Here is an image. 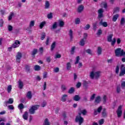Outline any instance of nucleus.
<instances>
[{"label":"nucleus","mask_w":125,"mask_h":125,"mask_svg":"<svg viewBox=\"0 0 125 125\" xmlns=\"http://www.w3.org/2000/svg\"><path fill=\"white\" fill-rule=\"evenodd\" d=\"M100 5L101 7H104V8H105V9H107V8H108V4L106 1H102Z\"/></svg>","instance_id":"obj_10"},{"label":"nucleus","mask_w":125,"mask_h":125,"mask_svg":"<svg viewBox=\"0 0 125 125\" xmlns=\"http://www.w3.org/2000/svg\"><path fill=\"white\" fill-rule=\"evenodd\" d=\"M71 67H72V66L71 65V62H68L66 63V70L69 71V70H70V69H71Z\"/></svg>","instance_id":"obj_34"},{"label":"nucleus","mask_w":125,"mask_h":125,"mask_svg":"<svg viewBox=\"0 0 125 125\" xmlns=\"http://www.w3.org/2000/svg\"><path fill=\"white\" fill-rule=\"evenodd\" d=\"M102 34V30L99 29L98 32L97 33V36H100Z\"/></svg>","instance_id":"obj_63"},{"label":"nucleus","mask_w":125,"mask_h":125,"mask_svg":"<svg viewBox=\"0 0 125 125\" xmlns=\"http://www.w3.org/2000/svg\"><path fill=\"white\" fill-rule=\"evenodd\" d=\"M14 102V100L12 98H9L8 101L4 102V104L5 105L7 104H12Z\"/></svg>","instance_id":"obj_14"},{"label":"nucleus","mask_w":125,"mask_h":125,"mask_svg":"<svg viewBox=\"0 0 125 125\" xmlns=\"http://www.w3.org/2000/svg\"><path fill=\"white\" fill-rule=\"evenodd\" d=\"M123 52L124 50L122 49L121 48H118L115 50V55L118 57H121V56H123Z\"/></svg>","instance_id":"obj_3"},{"label":"nucleus","mask_w":125,"mask_h":125,"mask_svg":"<svg viewBox=\"0 0 125 125\" xmlns=\"http://www.w3.org/2000/svg\"><path fill=\"white\" fill-rule=\"evenodd\" d=\"M13 30V27L12 25H8V30L9 32H11Z\"/></svg>","instance_id":"obj_50"},{"label":"nucleus","mask_w":125,"mask_h":125,"mask_svg":"<svg viewBox=\"0 0 125 125\" xmlns=\"http://www.w3.org/2000/svg\"><path fill=\"white\" fill-rule=\"evenodd\" d=\"M83 87L85 88V89H87V87H88V83L87 81H83Z\"/></svg>","instance_id":"obj_22"},{"label":"nucleus","mask_w":125,"mask_h":125,"mask_svg":"<svg viewBox=\"0 0 125 125\" xmlns=\"http://www.w3.org/2000/svg\"><path fill=\"white\" fill-rule=\"evenodd\" d=\"M102 109H103V107L102 106H100L97 109L98 113H101V111H102Z\"/></svg>","instance_id":"obj_56"},{"label":"nucleus","mask_w":125,"mask_h":125,"mask_svg":"<svg viewBox=\"0 0 125 125\" xmlns=\"http://www.w3.org/2000/svg\"><path fill=\"white\" fill-rule=\"evenodd\" d=\"M12 90V86L11 85H9L7 88V90L8 93H10V92H11Z\"/></svg>","instance_id":"obj_35"},{"label":"nucleus","mask_w":125,"mask_h":125,"mask_svg":"<svg viewBox=\"0 0 125 125\" xmlns=\"http://www.w3.org/2000/svg\"><path fill=\"white\" fill-rule=\"evenodd\" d=\"M42 69V67L39 65H35L34 66V70L35 71H41Z\"/></svg>","instance_id":"obj_27"},{"label":"nucleus","mask_w":125,"mask_h":125,"mask_svg":"<svg viewBox=\"0 0 125 125\" xmlns=\"http://www.w3.org/2000/svg\"><path fill=\"white\" fill-rule=\"evenodd\" d=\"M96 95V94H93V95L90 98V101H93V100H94Z\"/></svg>","instance_id":"obj_47"},{"label":"nucleus","mask_w":125,"mask_h":125,"mask_svg":"<svg viewBox=\"0 0 125 125\" xmlns=\"http://www.w3.org/2000/svg\"><path fill=\"white\" fill-rule=\"evenodd\" d=\"M102 116L103 118H107L108 116V113L107 112L106 108H103V110L102 112Z\"/></svg>","instance_id":"obj_9"},{"label":"nucleus","mask_w":125,"mask_h":125,"mask_svg":"<svg viewBox=\"0 0 125 125\" xmlns=\"http://www.w3.org/2000/svg\"><path fill=\"white\" fill-rule=\"evenodd\" d=\"M42 106L43 108L46 106V101H44L43 103L42 104Z\"/></svg>","instance_id":"obj_64"},{"label":"nucleus","mask_w":125,"mask_h":125,"mask_svg":"<svg viewBox=\"0 0 125 125\" xmlns=\"http://www.w3.org/2000/svg\"><path fill=\"white\" fill-rule=\"evenodd\" d=\"M80 62V56L76 57V62H74L75 65H77Z\"/></svg>","instance_id":"obj_43"},{"label":"nucleus","mask_w":125,"mask_h":125,"mask_svg":"<svg viewBox=\"0 0 125 125\" xmlns=\"http://www.w3.org/2000/svg\"><path fill=\"white\" fill-rule=\"evenodd\" d=\"M14 15V14L13 13H11L10 14V15L8 17V20L9 21H10V20H11L12 19V17Z\"/></svg>","instance_id":"obj_53"},{"label":"nucleus","mask_w":125,"mask_h":125,"mask_svg":"<svg viewBox=\"0 0 125 125\" xmlns=\"http://www.w3.org/2000/svg\"><path fill=\"white\" fill-rule=\"evenodd\" d=\"M19 83V87L20 89H22L23 88V86H24V84L23 83V82L21 81V80H19L18 81Z\"/></svg>","instance_id":"obj_17"},{"label":"nucleus","mask_w":125,"mask_h":125,"mask_svg":"<svg viewBox=\"0 0 125 125\" xmlns=\"http://www.w3.org/2000/svg\"><path fill=\"white\" fill-rule=\"evenodd\" d=\"M76 49V46H74L71 47V50H70V54L73 55L75 53V50Z\"/></svg>","instance_id":"obj_32"},{"label":"nucleus","mask_w":125,"mask_h":125,"mask_svg":"<svg viewBox=\"0 0 125 125\" xmlns=\"http://www.w3.org/2000/svg\"><path fill=\"white\" fill-rule=\"evenodd\" d=\"M117 93H120L121 92V86L120 85L117 87Z\"/></svg>","instance_id":"obj_62"},{"label":"nucleus","mask_w":125,"mask_h":125,"mask_svg":"<svg viewBox=\"0 0 125 125\" xmlns=\"http://www.w3.org/2000/svg\"><path fill=\"white\" fill-rule=\"evenodd\" d=\"M50 6V4L49 3V1H48V0H46L45 3V7H44L45 9H48Z\"/></svg>","instance_id":"obj_21"},{"label":"nucleus","mask_w":125,"mask_h":125,"mask_svg":"<svg viewBox=\"0 0 125 125\" xmlns=\"http://www.w3.org/2000/svg\"><path fill=\"white\" fill-rule=\"evenodd\" d=\"M98 55H101L102 54V48L101 47H98L97 50Z\"/></svg>","instance_id":"obj_29"},{"label":"nucleus","mask_w":125,"mask_h":125,"mask_svg":"<svg viewBox=\"0 0 125 125\" xmlns=\"http://www.w3.org/2000/svg\"><path fill=\"white\" fill-rule=\"evenodd\" d=\"M37 53H38V49H34L31 54L32 57H33V58H35V57H36V54H37Z\"/></svg>","instance_id":"obj_15"},{"label":"nucleus","mask_w":125,"mask_h":125,"mask_svg":"<svg viewBox=\"0 0 125 125\" xmlns=\"http://www.w3.org/2000/svg\"><path fill=\"white\" fill-rule=\"evenodd\" d=\"M125 74V64H122L121 66V72L119 74V76L122 77V76H124Z\"/></svg>","instance_id":"obj_6"},{"label":"nucleus","mask_w":125,"mask_h":125,"mask_svg":"<svg viewBox=\"0 0 125 125\" xmlns=\"http://www.w3.org/2000/svg\"><path fill=\"white\" fill-rule=\"evenodd\" d=\"M99 77H100V72L97 71L95 72V78L96 80H98Z\"/></svg>","instance_id":"obj_26"},{"label":"nucleus","mask_w":125,"mask_h":125,"mask_svg":"<svg viewBox=\"0 0 125 125\" xmlns=\"http://www.w3.org/2000/svg\"><path fill=\"white\" fill-rule=\"evenodd\" d=\"M86 53H88V54H89L90 55H92V53L91 52V50L90 49H87L85 50Z\"/></svg>","instance_id":"obj_48"},{"label":"nucleus","mask_w":125,"mask_h":125,"mask_svg":"<svg viewBox=\"0 0 125 125\" xmlns=\"http://www.w3.org/2000/svg\"><path fill=\"white\" fill-rule=\"evenodd\" d=\"M8 108L9 110H14V106H13V105H9Z\"/></svg>","instance_id":"obj_61"},{"label":"nucleus","mask_w":125,"mask_h":125,"mask_svg":"<svg viewBox=\"0 0 125 125\" xmlns=\"http://www.w3.org/2000/svg\"><path fill=\"white\" fill-rule=\"evenodd\" d=\"M104 119H102L100 120H99V124L100 125H103V124H104Z\"/></svg>","instance_id":"obj_59"},{"label":"nucleus","mask_w":125,"mask_h":125,"mask_svg":"<svg viewBox=\"0 0 125 125\" xmlns=\"http://www.w3.org/2000/svg\"><path fill=\"white\" fill-rule=\"evenodd\" d=\"M40 108V105L39 104H35L34 105H32L31 107L29 109V113L31 115H34L36 112V111L38 110Z\"/></svg>","instance_id":"obj_2"},{"label":"nucleus","mask_w":125,"mask_h":125,"mask_svg":"<svg viewBox=\"0 0 125 125\" xmlns=\"http://www.w3.org/2000/svg\"><path fill=\"white\" fill-rule=\"evenodd\" d=\"M89 28H90V25H89V24H87L84 27V30H89Z\"/></svg>","instance_id":"obj_54"},{"label":"nucleus","mask_w":125,"mask_h":125,"mask_svg":"<svg viewBox=\"0 0 125 125\" xmlns=\"http://www.w3.org/2000/svg\"><path fill=\"white\" fill-rule=\"evenodd\" d=\"M61 89L62 91H65L67 88H66V86L64 84L62 85L61 86Z\"/></svg>","instance_id":"obj_51"},{"label":"nucleus","mask_w":125,"mask_h":125,"mask_svg":"<svg viewBox=\"0 0 125 125\" xmlns=\"http://www.w3.org/2000/svg\"><path fill=\"white\" fill-rule=\"evenodd\" d=\"M95 76V73H94V71H92L90 73V78L92 80H93L94 79Z\"/></svg>","instance_id":"obj_33"},{"label":"nucleus","mask_w":125,"mask_h":125,"mask_svg":"<svg viewBox=\"0 0 125 125\" xmlns=\"http://www.w3.org/2000/svg\"><path fill=\"white\" fill-rule=\"evenodd\" d=\"M74 92H75V88L74 87H70L68 91V93H69V94H73Z\"/></svg>","instance_id":"obj_24"},{"label":"nucleus","mask_w":125,"mask_h":125,"mask_svg":"<svg viewBox=\"0 0 125 125\" xmlns=\"http://www.w3.org/2000/svg\"><path fill=\"white\" fill-rule=\"evenodd\" d=\"M83 118L80 116H76L75 118V123H79V125H82V124L83 123Z\"/></svg>","instance_id":"obj_5"},{"label":"nucleus","mask_w":125,"mask_h":125,"mask_svg":"<svg viewBox=\"0 0 125 125\" xmlns=\"http://www.w3.org/2000/svg\"><path fill=\"white\" fill-rule=\"evenodd\" d=\"M25 71H26L27 72L30 73V71H31L30 66L29 65H25Z\"/></svg>","instance_id":"obj_37"},{"label":"nucleus","mask_w":125,"mask_h":125,"mask_svg":"<svg viewBox=\"0 0 125 125\" xmlns=\"http://www.w3.org/2000/svg\"><path fill=\"white\" fill-rule=\"evenodd\" d=\"M57 28V22L55 21L52 27H51V30H55V29H56Z\"/></svg>","instance_id":"obj_30"},{"label":"nucleus","mask_w":125,"mask_h":125,"mask_svg":"<svg viewBox=\"0 0 125 125\" xmlns=\"http://www.w3.org/2000/svg\"><path fill=\"white\" fill-rule=\"evenodd\" d=\"M23 118L24 120H28V112L25 111L23 115Z\"/></svg>","instance_id":"obj_36"},{"label":"nucleus","mask_w":125,"mask_h":125,"mask_svg":"<svg viewBox=\"0 0 125 125\" xmlns=\"http://www.w3.org/2000/svg\"><path fill=\"white\" fill-rule=\"evenodd\" d=\"M121 25H125V20L124 18H122L121 20Z\"/></svg>","instance_id":"obj_46"},{"label":"nucleus","mask_w":125,"mask_h":125,"mask_svg":"<svg viewBox=\"0 0 125 125\" xmlns=\"http://www.w3.org/2000/svg\"><path fill=\"white\" fill-rule=\"evenodd\" d=\"M73 99L74 101H80L81 100V97L79 95H76L73 97Z\"/></svg>","instance_id":"obj_16"},{"label":"nucleus","mask_w":125,"mask_h":125,"mask_svg":"<svg viewBox=\"0 0 125 125\" xmlns=\"http://www.w3.org/2000/svg\"><path fill=\"white\" fill-rule=\"evenodd\" d=\"M21 44L20 43V41L18 40L15 41V42L12 44V47L13 48H17V47H19V46Z\"/></svg>","instance_id":"obj_7"},{"label":"nucleus","mask_w":125,"mask_h":125,"mask_svg":"<svg viewBox=\"0 0 125 125\" xmlns=\"http://www.w3.org/2000/svg\"><path fill=\"white\" fill-rule=\"evenodd\" d=\"M98 24V21H95L93 23V30L95 32L97 30V24Z\"/></svg>","instance_id":"obj_20"},{"label":"nucleus","mask_w":125,"mask_h":125,"mask_svg":"<svg viewBox=\"0 0 125 125\" xmlns=\"http://www.w3.org/2000/svg\"><path fill=\"white\" fill-rule=\"evenodd\" d=\"M43 125H50V123L48 121V119L46 118L44 120Z\"/></svg>","instance_id":"obj_38"},{"label":"nucleus","mask_w":125,"mask_h":125,"mask_svg":"<svg viewBox=\"0 0 125 125\" xmlns=\"http://www.w3.org/2000/svg\"><path fill=\"white\" fill-rule=\"evenodd\" d=\"M73 34L74 33L73 32V30L70 29L68 33V35L70 37V42H73V39H74V37L73 36Z\"/></svg>","instance_id":"obj_12"},{"label":"nucleus","mask_w":125,"mask_h":125,"mask_svg":"<svg viewBox=\"0 0 125 125\" xmlns=\"http://www.w3.org/2000/svg\"><path fill=\"white\" fill-rule=\"evenodd\" d=\"M87 113V111H86V109H83V110H81V113H82L83 116H85Z\"/></svg>","instance_id":"obj_49"},{"label":"nucleus","mask_w":125,"mask_h":125,"mask_svg":"<svg viewBox=\"0 0 125 125\" xmlns=\"http://www.w3.org/2000/svg\"><path fill=\"white\" fill-rule=\"evenodd\" d=\"M45 37H46V35L45 34V33L42 32L41 36V39L42 41H43L44 39H45Z\"/></svg>","instance_id":"obj_40"},{"label":"nucleus","mask_w":125,"mask_h":125,"mask_svg":"<svg viewBox=\"0 0 125 125\" xmlns=\"http://www.w3.org/2000/svg\"><path fill=\"white\" fill-rule=\"evenodd\" d=\"M46 24V22L42 21L40 24V29H42L43 28V26Z\"/></svg>","instance_id":"obj_39"},{"label":"nucleus","mask_w":125,"mask_h":125,"mask_svg":"<svg viewBox=\"0 0 125 125\" xmlns=\"http://www.w3.org/2000/svg\"><path fill=\"white\" fill-rule=\"evenodd\" d=\"M81 23V20L80 18H77L75 19V24H78Z\"/></svg>","instance_id":"obj_45"},{"label":"nucleus","mask_w":125,"mask_h":125,"mask_svg":"<svg viewBox=\"0 0 125 125\" xmlns=\"http://www.w3.org/2000/svg\"><path fill=\"white\" fill-rule=\"evenodd\" d=\"M84 8V7H83V5L81 4V5H79V6L78 8V10H77L78 12L79 13H81V12H83Z\"/></svg>","instance_id":"obj_13"},{"label":"nucleus","mask_w":125,"mask_h":125,"mask_svg":"<svg viewBox=\"0 0 125 125\" xmlns=\"http://www.w3.org/2000/svg\"><path fill=\"white\" fill-rule=\"evenodd\" d=\"M35 26V21H31L29 23V27L32 28V27H34Z\"/></svg>","instance_id":"obj_41"},{"label":"nucleus","mask_w":125,"mask_h":125,"mask_svg":"<svg viewBox=\"0 0 125 125\" xmlns=\"http://www.w3.org/2000/svg\"><path fill=\"white\" fill-rule=\"evenodd\" d=\"M26 97L28 99H32L33 96L32 95V92L31 91H29L27 93Z\"/></svg>","instance_id":"obj_18"},{"label":"nucleus","mask_w":125,"mask_h":125,"mask_svg":"<svg viewBox=\"0 0 125 125\" xmlns=\"http://www.w3.org/2000/svg\"><path fill=\"white\" fill-rule=\"evenodd\" d=\"M85 41L86 40L83 39H81L79 43L80 45H81V46H83L84 44H85Z\"/></svg>","instance_id":"obj_25"},{"label":"nucleus","mask_w":125,"mask_h":125,"mask_svg":"<svg viewBox=\"0 0 125 125\" xmlns=\"http://www.w3.org/2000/svg\"><path fill=\"white\" fill-rule=\"evenodd\" d=\"M55 46H56V42H54L52 43L51 45V48H50L51 51H53V50H54V48H55Z\"/></svg>","instance_id":"obj_23"},{"label":"nucleus","mask_w":125,"mask_h":125,"mask_svg":"<svg viewBox=\"0 0 125 125\" xmlns=\"http://www.w3.org/2000/svg\"><path fill=\"white\" fill-rule=\"evenodd\" d=\"M81 110H82V108L79 107V108H78V111H79L81 112H79V113H78V115H77L76 117H82V113Z\"/></svg>","instance_id":"obj_44"},{"label":"nucleus","mask_w":125,"mask_h":125,"mask_svg":"<svg viewBox=\"0 0 125 125\" xmlns=\"http://www.w3.org/2000/svg\"><path fill=\"white\" fill-rule=\"evenodd\" d=\"M67 97H68V95H63L62 97L61 101H62V102H65V101L67 100Z\"/></svg>","instance_id":"obj_19"},{"label":"nucleus","mask_w":125,"mask_h":125,"mask_svg":"<svg viewBox=\"0 0 125 125\" xmlns=\"http://www.w3.org/2000/svg\"><path fill=\"white\" fill-rule=\"evenodd\" d=\"M101 101H102L101 97H100V96H98L96 97V98L95 99L94 103L96 104H99V103H100Z\"/></svg>","instance_id":"obj_11"},{"label":"nucleus","mask_w":125,"mask_h":125,"mask_svg":"<svg viewBox=\"0 0 125 125\" xmlns=\"http://www.w3.org/2000/svg\"><path fill=\"white\" fill-rule=\"evenodd\" d=\"M107 101V96L104 95L103 99V103H106V101Z\"/></svg>","instance_id":"obj_52"},{"label":"nucleus","mask_w":125,"mask_h":125,"mask_svg":"<svg viewBox=\"0 0 125 125\" xmlns=\"http://www.w3.org/2000/svg\"><path fill=\"white\" fill-rule=\"evenodd\" d=\"M98 17L97 18L98 20L100 21L99 24L100 26H103V27H108V23L107 22L104 21L103 22V19H101V18H103L104 17V10L102 8H100L98 10Z\"/></svg>","instance_id":"obj_1"},{"label":"nucleus","mask_w":125,"mask_h":125,"mask_svg":"<svg viewBox=\"0 0 125 125\" xmlns=\"http://www.w3.org/2000/svg\"><path fill=\"white\" fill-rule=\"evenodd\" d=\"M47 17L48 19H52L53 16H52V13H50L47 15Z\"/></svg>","instance_id":"obj_42"},{"label":"nucleus","mask_w":125,"mask_h":125,"mask_svg":"<svg viewBox=\"0 0 125 125\" xmlns=\"http://www.w3.org/2000/svg\"><path fill=\"white\" fill-rule=\"evenodd\" d=\"M123 105H120L116 110L118 118H121L123 115Z\"/></svg>","instance_id":"obj_4"},{"label":"nucleus","mask_w":125,"mask_h":125,"mask_svg":"<svg viewBox=\"0 0 125 125\" xmlns=\"http://www.w3.org/2000/svg\"><path fill=\"white\" fill-rule=\"evenodd\" d=\"M4 23V21H3V19H0V27H3Z\"/></svg>","instance_id":"obj_55"},{"label":"nucleus","mask_w":125,"mask_h":125,"mask_svg":"<svg viewBox=\"0 0 125 125\" xmlns=\"http://www.w3.org/2000/svg\"><path fill=\"white\" fill-rule=\"evenodd\" d=\"M18 108L19 109V110H20V111H21V110H23V109H24V108H25V107L24 106V104H23L21 103L18 105Z\"/></svg>","instance_id":"obj_31"},{"label":"nucleus","mask_w":125,"mask_h":125,"mask_svg":"<svg viewBox=\"0 0 125 125\" xmlns=\"http://www.w3.org/2000/svg\"><path fill=\"white\" fill-rule=\"evenodd\" d=\"M119 11H120V7H116L114 8V13H115V12H119Z\"/></svg>","instance_id":"obj_60"},{"label":"nucleus","mask_w":125,"mask_h":125,"mask_svg":"<svg viewBox=\"0 0 125 125\" xmlns=\"http://www.w3.org/2000/svg\"><path fill=\"white\" fill-rule=\"evenodd\" d=\"M119 14H117L116 15H115L114 16H113V17L112 18V21H113V22H116V21H117V19H118V18H119Z\"/></svg>","instance_id":"obj_28"},{"label":"nucleus","mask_w":125,"mask_h":125,"mask_svg":"<svg viewBox=\"0 0 125 125\" xmlns=\"http://www.w3.org/2000/svg\"><path fill=\"white\" fill-rule=\"evenodd\" d=\"M116 38H114L113 40L111 41V45L112 46H114L115 45V43H116Z\"/></svg>","instance_id":"obj_58"},{"label":"nucleus","mask_w":125,"mask_h":125,"mask_svg":"<svg viewBox=\"0 0 125 125\" xmlns=\"http://www.w3.org/2000/svg\"><path fill=\"white\" fill-rule=\"evenodd\" d=\"M64 23L63 21H60L59 22L60 27H64Z\"/></svg>","instance_id":"obj_57"},{"label":"nucleus","mask_w":125,"mask_h":125,"mask_svg":"<svg viewBox=\"0 0 125 125\" xmlns=\"http://www.w3.org/2000/svg\"><path fill=\"white\" fill-rule=\"evenodd\" d=\"M21 58H22V53L18 52L16 59L17 62L20 63L21 62Z\"/></svg>","instance_id":"obj_8"}]
</instances>
